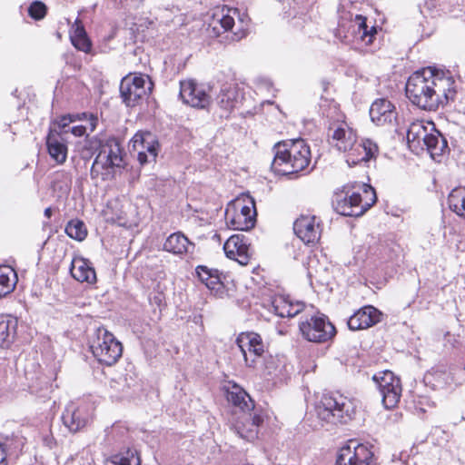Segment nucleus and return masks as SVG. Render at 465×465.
<instances>
[{
  "mask_svg": "<svg viewBox=\"0 0 465 465\" xmlns=\"http://www.w3.org/2000/svg\"><path fill=\"white\" fill-rule=\"evenodd\" d=\"M429 124L433 122L420 121L412 122L407 130V142L410 147H418L421 145L429 131Z\"/></svg>",
  "mask_w": 465,
  "mask_h": 465,
  "instance_id": "nucleus-35",
  "label": "nucleus"
},
{
  "mask_svg": "<svg viewBox=\"0 0 465 465\" xmlns=\"http://www.w3.org/2000/svg\"><path fill=\"white\" fill-rule=\"evenodd\" d=\"M111 141L116 143V147L121 151V156L124 158L126 153H124L119 139L114 136H110L105 140H102L97 135L89 137L87 134L82 153L83 154L86 153L89 157L94 155L95 153H98L97 154H107V152L110 149L108 145Z\"/></svg>",
  "mask_w": 465,
  "mask_h": 465,
  "instance_id": "nucleus-26",
  "label": "nucleus"
},
{
  "mask_svg": "<svg viewBox=\"0 0 465 465\" xmlns=\"http://www.w3.org/2000/svg\"><path fill=\"white\" fill-rule=\"evenodd\" d=\"M0 465H6L5 462V452L2 444L0 443Z\"/></svg>",
  "mask_w": 465,
  "mask_h": 465,
  "instance_id": "nucleus-52",
  "label": "nucleus"
},
{
  "mask_svg": "<svg viewBox=\"0 0 465 465\" xmlns=\"http://www.w3.org/2000/svg\"><path fill=\"white\" fill-rule=\"evenodd\" d=\"M274 157L271 169L276 174L294 175L301 172L309 173L312 159L311 149L305 140L292 139L276 143L272 147Z\"/></svg>",
  "mask_w": 465,
  "mask_h": 465,
  "instance_id": "nucleus-2",
  "label": "nucleus"
},
{
  "mask_svg": "<svg viewBox=\"0 0 465 465\" xmlns=\"http://www.w3.org/2000/svg\"><path fill=\"white\" fill-rule=\"evenodd\" d=\"M104 432V442L106 445L112 447L113 450L132 446L129 430L124 423L117 421L110 428H106Z\"/></svg>",
  "mask_w": 465,
  "mask_h": 465,
  "instance_id": "nucleus-25",
  "label": "nucleus"
},
{
  "mask_svg": "<svg viewBox=\"0 0 465 465\" xmlns=\"http://www.w3.org/2000/svg\"><path fill=\"white\" fill-rule=\"evenodd\" d=\"M47 5L39 0L31 2V19L35 21L43 20L47 15Z\"/></svg>",
  "mask_w": 465,
  "mask_h": 465,
  "instance_id": "nucleus-46",
  "label": "nucleus"
},
{
  "mask_svg": "<svg viewBox=\"0 0 465 465\" xmlns=\"http://www.w3.org/2000/svg\"><path fill=\"white\" fill-rule=\"evenodd\" d=\"M106 459L105 465H140L141 460L137 450L133 446L114 450Z\"/></svg>",
  "mask_w": 465,
  "mask_h": 465,
  "instance_id": "nucleus-31",
  "label": "nucleus"
},
{
  "mask_svg": "<svg viewBox=\"0 0 465 465\" xmlns=\"http://www.w3.org/2000/svg\"><path fill=\"white\" fill-rule=\"evenodd\" d=\"M397 115L395 105L386 98L376 99L370 107V117L376 125L392 124Z\"/></svg>",
  "mask_w": 465,
  "mask_h": 465,
  "instance_id": "nucleus-22",
  "label": "nucleus"
},
{
  "mask_svg": "<svg viewBox=\"0 0 465 465\" xmlns=\"http://www.w3.org/2000/svg\"><path fill=\"white\" fill-rule=\"evenodd\" d=\"M464 370H465V364H464Z\"/></svg>",
  "mask_w": 465,
  "mask_h": 465,
  "instance_id": "nucleus-59",
  "label": "nucleus"
},
{
  "mask_svg": "<svg viewBox=\"0 0 465 465\" xmlns=\"http://www.w3.org/2000/svg\"><path fill=\"white\" fill-rule=\"evenodd\" d=\"M318 419L331 424H347L354 419L356 406L352 400L336 392L323 394L315 405Z\"/></svg>",
  "mask_w": 465,
  "mask_h": 465,
  "instance_id": "nucleus-5",
  "label": "nucleus"
},
{
  "mask_svg": "<svg viewBox=\"0 0 465 465\" xmlns=\"http://www.w3.org/2000/svg\"><path fill=\"white\" fill-rule=\"evenodd\" d=\"M465 194L462 190L460 189H454L451 191L448 197V203L450 209L456 213L458 215L461 214V201H463Z\"/></svg>",
  "mask_w": 465,
  "mask_h": 465,
  "instance_id": "nucleus-45",
  "label": "nucleus"
},
{
  "mask_svg": "<svg viewBox=\"0 0 465 465\" xmlns=\"http://www.w3.org/2000/svg\"><path fill=\"white\" fill-rule=\"evenodd\" d=\"M373 446L349 440L338 450L335 465H375Z\"/></svg>",
  "mask_w": 465,
  "mask_h": 465,
  "instance_id": "nucleus-11",
  "label": "nucleus"
},
{
  "mask_svg": "<svg viewBox=\"0 0 465 465\" xmlns=\"http://www.w3.org/2000/svg\"><path fill=\"white\" fill-rule=\"evenodd\" d=\"M302 336L310 342L325 343L336 335V329L329 318L322 313L307 317L299 322Z\"/></svg>",
  "mask_w": 465,
  "mask_h": 465,
  "instance_id": "nucleus-10",
  "label": "nucleus"
},
{
  "mask_svg": "<svg viewBox=\"0 0 465 465\" xmlns=\"http://www.w3.org/2000/svg\"><path fill=\"white\" fill-rule=\"evenodd\" d=\"M89 347L97 361L107 366L116 363L123 354L122 343L103 326L94 331Z\"/></svg>",
  "mask_w": 465,
  "mask_h": 465,
  "instance_id": "nucleus-7",
  "label": "nucleus"
},
{
  "mask_svg": "<svg viewBox=\"0 0 465 465\" xmlns=\"http://www.w3.org/2000/svg\"><path fill=\"white\" fill-rule=\"evenodd\" d=\"M223 250L228 258L237 261L242 265L248 264L252 256L250 242L243 234L230 236L223 244Z\"/></svg>",
  "mask_w": 465,
  "mask_h": 465,
  "instance_id": "nucleus-18",
  "label": "nucleus"
},
{
  "mask_svg": "<svg viewBox=\"0 0 465 465\" xmlns=\"http://www.w3.org/2000/svg\"><path fill=\"white\" fill-rule=\"evenodd\" d=\"M87 117V113L81 114H67L58 116L52 122V126L49 132H55L61 134L63 137H65L69 134L70 124L75 121H82L83 118Z\"/></svg>",
  "mask_w": 465,
  "mask_h": 465,
  "instance_id": "nucleus-39",
  "label": "nucleus"
},
{
  "mask_svg": "<svg viewBox=\"0 0 465 465\" xmlns=\"http://www.w3.org/2000/svg\"><path fill=\"white\" fill-rule=\"evenodd\" d=\"M372 381L381 393L384 408L387 410L395 408L401 396V380L391 371H385L374 374Z\"/></svg>",
  "mask_w": 465,
  "mask_h": 465,
  "instance_id": "nucleus-13",
  "label": "nucleus"
},
{
  "mask_svg": "<svg viewBox=\"0 0 465 465\" xmlns=\"http://www.w3.org/2000/svg\"><path fill=\"white\" fill-rule=\"evenodd\" d=\"M235 342L242 354L246 367L256 368L265 353V345L261 335L254 331H242L239 333Z\"/></svg>",
  "mask_w": 465,
  "mask_h": 465,
  "instance_id": "nucleus-12",
  "label": "nucleus"
},
{
  "mask_svg": "<svg viewBox=\"0 0 465 465\" xmlns=\"http://www.w3.org/2000/svg\"><path fill=\"white\" fill-rule=\"evenodd\" d=\"M407 98L425 111H436L456 98V83L450 71L426 67L414 72L405 86Z\"/></svg>",
  "mask_w": 465,
  "mask_h": 465,
  "instance_id": "nucleus-1",
  "label": "nucleus"
},
{
  "mask_svg": "<svg viewBox=\"0 0 465 465\" xmlns=\"http://www.w3.org/2000/svg\"><path fill=\"white\" fill-rule=\"evenodd\" d=\"M364 193L371 195L370 202L362 203L360 193L350 189L336 193L332 199V206L335 212L343 216L359 217L367 212L376 202L375 190L371 185H363Z\"/></svg>",
  "mask_w": 465,
  "mask_h": 465,
  "instance_id": "nucleus-6",
  "label": "nucleus"
},
{
  "mask_svg": "<svg viewBox=\"0 0 465 465\" xmlns=\"http://www.w3.org/2000/svg\"><path fill=\"white\" fill-rule=\"evenodd\" d=\"M235 210L239 209L240 212L237 213L242 217H246L247 223L252 222L253 223H256V209L255 203L252 198L249 199V204L241 205L240 203H236L234 204Z\"/></svg>",
  "mask_w": 465,
  "mask_h": 465,
  "instance_id": "nucleus-44",
  "label": "nucleus"
},
{
  "mask_svg": "<svg viewBox=\"0 0 465 465\" xmlns=\"http://www.w3.org/2000/svg\"><path fill=\"white\" fill-rule=\"evenodd\" d=\"M294 233L305 243H315L321 236L320 223L315 216L301 215L293 223Z\"/></svg>",
  "mask_w": 465,
  "mask_h": 465,
  "instance_id": "nucleus-19",
  "label": "nucleus"
},
{
  "mask_svg": "<svg viewBox=\"0 0 465 465\" xmlns=\"http://www.w3.org/2000/svg\"><path fill=\"white\" fill-rule=\"evenodd\" d=\"M346 163L349 166H355L362 162H368L376 157L378 153L377 144L370 139L362 140L361 143L354 142L347 150Z\"/></svg>",
  "mask_w": 465,
  "mask_h": 465,
  "instance_id": "nucleus-21",
  "label": "nucleus"
},
{
  "mask_svg": "<svg viewBox=\"0 0 465 465\" xmlns=\"http://www.w3.org/2000/svg\"><path fill=\"white\" fill-rule=\"evenodd\" d=\"M46 147L50 157L58 164H62L67 158L66 139L61 134L49 132L46 136Z\"/></svg>",
  "mask_w": 465,
  "mask_h": 465,
  "instance_id": "nucleus-28",
  "label": "nucleus"
},
{
  "mask_svg": "<svg viewBox=\"0 0 465 465\" xmlns=\"http://www.w3.org/2000/svg\"><path fill=\"white\" fill-rule=\"evenodd\" d=\"M17 319L0 315V348H8L13 342L17 328Z\"/></svg>",
  "mask_w": 465,
  "mask_h": 465,
  "instance_id": "nucleus-36",
  "label": "nucleus"
},
{
  "mask_svg": "<svg viewBox=\"0 0 465 465\" xmlns=\"http://www.w3.org/2000/svg\"><path fill=\"white\" fill-rule=\"evenodd\" d=\"M322 84H323L324 90H326V89H327L328 83H326L325 81H323V82H322Z\"/></svg>",
  "mask_w": 465,
  "mask_h": 465,
  "instance_id": "nucleus-56",
  "label": "nucleus"
},
{
  "mask_svg": "<svg viewBox=\"0 0 465 465\" xmlns=\"http://www.w3.org/2000/svg\"><path fill=\"white\" fill-rule=\"evenodd\" d=\"M164 299V294L162 292L150 293L148 297L150 305L158 308L160 311L165 305Z\"/></svg>",
  "mask_w": 465,
  "mask_h": 465,
  "instance_id": "nucleus-48",
  "label": "nucleus"
},
{
  "mask_svg": "<svg viewBox=\"0 0 465 465\" xmlns=\"http://www.w3.org/2000/svg\"><path fill=\"white\" fill-rule=\"evenodd\" d=\"M52 213H53V212H52V208L51 207L45 208L44 214H45V216L46 218H48V219L51 218Z\"/></svg>",
  "mask_w": 465,
  "mask_h": 465,
  "instance_id": "nucleus-53",
  "label": "nucleus"
},
{
  "mask_svg": "<svg viewBox=\"0 0 465 465\" xmlns=\"http://www.w3.org/2000/svg\"><path fill=\"white\" fill-rule=\"evenodd\" d=\"M37 367L42 370L41 365L37 363Z\"/></svg>",
  "mask_w": 465,
  "mask_h": 465,
  "instance_id": "nucleus-57",
  "label": "nucleus"
},
{
  "mask_svg": "<svg viewBox=\"0 0 465 465\" xmlns=\"http://www.w3.org/2000/svg\"><path fill=\"white\" fill-rule=\"evenodd\" d=\"M414 409L420 412H425L426 407H433L434 402L427 396L418 395L413 400Z\"/></svg>",
  "mask_w": 465,
  "mask_h": 465,
  "instance_id": "nucleus-47",
  "label": "nucleus"
},
{
  "mask_svg": "<svg viewBox=\"0 0 465 465\" xmlns=\"http://www.w3.org/2000/svg\"><path fill=\"white\" fill-rule=\"evenodd\" d=\"M83 120L86 121V124L84 126H87V130L89 131V133H93L95 131L98 124L97 115L87 113V117L83 118Z\"/></svg>",
  "mask_w": 465,
  "mask_h": 465,
  "instance_id": "nucleus-49",
  "label": "nucleus"
},
{
  "mask_svg": "<svg viewBox=\"0 0 465 465\" xmlns=\"http://www.w3.org/2000/svg\"><path fill=\"white\" fill-rule=\"evenodd\" d=\"M13 94L15 96H17V97H20V95L22 94L21 93L18 92V89H15Z\"/></svg>",
  "mask_w": 465,
  "mask_h": 465,
  "instance_id": "nucleus-55",
  "label": "nucleus"
},
{
  "mask_svg": "<svg viewBox=\"0 0 465 465\" xmlns=\"http://www.w3.org/2000/svg\"><path fill=\"white\" fill-rule=\"evenodd\" d=\"M41 465H44V462H43V461H41Z\"/></svg>",
  "mask_w": 465,
  "mask_h": 465,
  "instance_id": "nucleus-58",
  "label": "nucleus"
},
{
  "mask_svg": "<svg viewBox=\"0 0 465 465\" xmlns=\"http://www.w3.org/2000/svg\"><path fill=\"white\" fill-rule=\"evenodd\" d=\"M53 375L50 369L41 371L35 377L34 384L31 385V393H35L40 398L49 399L52 392Z\"/></svg>",
  "mask_w": 465,
  "mask_h": 465,
  "instance_id": "nucleus-37",
  "label": "nucleus"
},
{
  "mask_svg": "<svg viewBox=\"0 0 465 465\" xmlns=\"http://www.w3.org/2000/svg\"><path fill=\"white\" fill-rule=\"evenodd\" d=\"M195 274L199 281L208 289L219 291L223 288L222 273L217 269L209 268L205 265H198L195 268Z\"/></svg>",
  "mask_w": 465,
  "mask_h": 465,
  "instance_id": "nucleus-33",
  "label": "nucleus"
},
{
  "mask_svg": "<svg viewBox=\"0 0 465 465\" xmlns=\"http://www.w3.org/2000/svg\"><path fill=\"white\" fill-rule=\"evenodd\" d=\"M87 132V126H84L83 124L73 126L69 129V133L74 134L76 137H81L84 134H86Z\"/></svg>",
  "mask_w": 465,
  "mask_h": 465,
  "instance_id": "nucleus-50",
  "label": "nucleus"
},
{
  "mask_svg": "<svg viewBox=\"0 0 465 465\" xmlns=\"http://www.w3.org/2000/svg\"><path fill=\"white\" fill-rule=\"evenodd\" d=\"M93 414L91 403L84 401L70 402L62 414V421L71 432H77L88 425Z\"/></svg>",
  "mask_w": 465,
  "mask_h": 465,
  "instance_id": "nucleus-14",
  "label": "nucleus"
},
{
  "mask_svg": "<svg viewBox=\"0 0 465 465\" xmlns=\"http://www.w3.org/2000/svg\"><path fill=\"white\" fill-rule=\"evenodd\" d=\"M238 97V89L235 85L225 84L221 88L216 97V103L223 113L220 117L227 118L235 106Z\"/></svg>",
  "mask_w": 465,
  "mask_h": 465,
  "instance_id": "nucleus-30",
  "label": "nucleus"
},
{
  "mask_svg": "<svg viewBox=\"0 0 465 465\" xmlns=\"http://www.w3.org/2000/svg\"><path fill=\"white\" fill-rule=\"evenodd\" d=\"M194 243L192 242L183 232L171 233L163 242V250L174 255L183 256L193 253Z\"/></svg>",
  "mask_w": 465,
  "mask_h": 465,
  "instance_id": "nucleus-27",
  "label": "nucleus"
},
{
  "mask_svg": "<svg viewBox=\"0 0 465 465\" xmlns=\"http://www.w3.org/2000/svg\"><path fill=\"white\" fill-rule=\"evenodd\" d=\"M70 41L78 51H82L85 54L92 52V42L79 18L75 19L71 28Z\"/></svg>",
  "mask_w": 465,
  "mask_h": 465,
  "instance_id": "nucleus-32",
  "label": "nucleus"
},
{
  "mask_svg": "<svg viewBox=\"0 0 465 465\" xmlns=\"http://www.w3.org/2000/svg\"><path fill=\"white\" fill-rule=\"evenodd\" d=\"M107 154H97L90 170L92 179L99 176L103 181L113 180L125 169V159L121 156V151L114 142L109 143Z\"/></svg>",
  "mask_w": 465,
  "mask_h": 465,
  "instance_id": "nucleus-9",
  "label": "nucleus"
},
{
  "mask_svg": "<svg viewBox=\"0 0 465 465\" xmlns=\"http://www.w3.org/2000/svg\"><path fill=\"white\" fill-rule=\"evenodd\" d=\"M16 278V273L12 267L0 266V299L13 292Z\"/></svg>",
  "mask_w": 465,
  "mask_h": 465,
  "instance_id": "nucleus-41",
  "label": "nucleus"
},
{
  "mask_svg": "<svg viewBox=\"0 0 465 465\" xmlns=\"http://www.w3.org/2000/svg\"><path fill=\"white\" fill-rule=\"evenodd\" d=\"M382 313L372 305H366L356 311L348 320V328L358 331L370 328L381 322Z\"/></svg>",
  "mask_w": 465,
  "mask_h": 465,
  "instance_id": "nucleus-20",
  "label": "nucleus"
},
{
  "mask_svg": "<svg viewBox=\"0 0 465 465\" xmlns=\"http://www.w3.org/2000/svg\"><path fill=\"white\" fill-rule=\"evenodd\" d=\"M332 139L337 141L336 146L340 151L347 152L348 148L356 142V134L345 123L338 126L333 134Z\"/></svg>",
  "mask_w": 465,
  "mask_h": 465,
  "instance_id": "nucleus-38",
  "label": "nucleus"
},
{
  "mask_svg": "<svg viewBox=\"0 0 465 465\" xmlns=\"http://www.w3.org/2000/svg\"><path fill=\"white\" fill-rule=\"evenodd\" d=\"M146 81L143 75L134 76L131 80H123L120 84V94L123 102L134 107L142 101L147 94Z\"/></svg>",
  "mask_w": 465,
  "mask_h": 465,
  "instance_id": "nucleus-16",
  "label": "nucleus"
},
{
  "mask_svg": "<svg viewBox=\"0 0 465 465\" xmlns=\"http://www.w3.org/2000/svg\"><path fill=\"white\" fill-rule=\"evenodd\" d=\"M133 142L134 148L135 150H138V148L141 147V150H144L152 161H155L158 153L159 143L157 141L153 139L152 134L149 132L144 134L137 133L134 136Z\"/></svg>",
  "mask_w": 465,
  "mask_h": 465,
  "instance_id": "nucleus-40",
  "label": "nucleus"
},
{
  "mask_svg": "<svg viewBox=\"0 0 465 465\" xmlns=\"http://www.w3.org/2000/svg\"><path fill=\"white\" fill-rule=\"evenodd\" d=\"M65 233L78 242L84 241L87 236V229L84 223L79 219L69 221L64 229Z\"/></svg>",
  "mask_w": 465,
  "mask_h": 465,
  "instance_id": "nucleus-42",
  "label": "nucleus"
},
{
  "mask_svg": "<svg viewBox=\"0 0 465 465\" xmlns=\"http://www.w3.org/2000/svg\"><path fill=\"white\" fill-rule=\"evenodd\" d=\"M70 273L74 279L80 282L92 284L96 282L95 271L86 259H74L71 262Z\"/></svg>",
  "mask_w": 465,
  "mask_h": 465,
  "instance_id": "nucleus-29",
  "label": "nucleus"
},
{
  "mask_svg": "<svg viewBox=\"0 0 465 465\" xmlns=\"http://www.w3.org/2000/svg\"><path fill=\"white\" fill-rule=\"evenodd\" d=\"M452 382V376L444 364L433 366L423 376V383L432 391L445 389Z\"/></svg>",
  "mask_w": 465,
  "mask_h": 465,
  "instance_id": "nucleus-24",
  "label": "nucleus"
},
{
  "mask_svg": "<svg viewBox=\"0 0 465 465\" xmlns=\"http://www.w3.org/2000/svg\"><path fill=\"white\" fill-rule=\"evenodd\" d=\"M304 304L291 303L283 297H276L272 300L270 311L281 318H293L303 310Z\"/></svg>",
  "mask_w": 465,
  "mask_h": 465,
  "instance_id": "nucleus-34",
  "label": "nucleus"
},
{
  "mask_svg": "<svg viewBox=\"0 0 465 465\" xmlns=\"http://www.w3.org/2000/svg\"><path fill=\"white\" fill-rule=\"evenodd\" d=\"M21 9L24 11V12H26L27 15H29V6H21Z\"/></svg>",
  "mask_w": 465,
  "mask_h": 465,
  "instance_id": "nucleus-54",
  "label": "nucleus"
},
{
  "mask_svg": "<svg viewBox=\"0 0 465 465\" xmlns=\"http://www.w3.org/2000/svg\"><path fill=\"white\" fill-rule=\"evenodd\" d=\"M234 15L238 16L241 26L237 32L232 34L231 40L240 41L245 37L248 32L249 21L247 14H240L237 8H227L225 12V6L213 14V21L208 27L210 35L220 37L223 34L232 30L234 25Z\"/></svg>",
  "mask_w": 465,
  "mask_h": 465,
  "instance_id": "nucleus-8",
  "label": "nucleus"
},
{
  "mask_svg": "<svg viewBox=\"0 0 465 465\" xmlns=\"http://www.w3.org/2000/svg\"><path fill=\"white\" fill-rule=\"evenodd\" d=\"M429 133L421 143L430 156L435 159L450 151L446 137L436 128L434 124H429Z\"/></svg>",
  "mask_w": 465,
  "mask_h": 465,
  "instance_id": "nucleus-23",
  "label": "nucleus"
},
{
  "mask_svg": "<svg viewBox=\"0 0 465 465\" xmlns=\"http://www.w3.org/2000/svg\"><path fill=\"white\" fill-rule=\"evenodd\" d=\"M180 97L184 104L202 109L206 108L211 102L205 89L192 80L181 82Z\"/></svg>",
  "mask_w": 465,
  "mask_h": 465,
  "instance_id": "nucleus-17",
  "label": "nucleus"
},
{
  "mask_svg": "<svg viewBox=\"0 0 465 465\" xmlns=\"http://www.w3.org/2000/svg\"><path fill=\"white\" fill-rule=\"evenodd\" d=\"M137 159L142 165L152 161L150 156L144 150L138 151Z\"/></svg>",
  "mask_w": 465,
  "mask_h": 465,
  "instance_id": "nucleus-51",
  "label": "nucleus"
},
{
  "mask_svg": "<svg viewBox=\"0 0 465 465\" xmlns=\"http://www.w3.org/2000/svg\"><path fill=\"white\" fill-rule=\"evenodd\" d=\"M225 219L227 224L232 230L248 231L253 228L255 225V223L252 222L247 223L246 217H242L240 214L237 213L236 211L233 213H231L230 209H226Z\"/></svg>",
  "mask_w": 465,
  "mask_h": 465,
  "instance_id": "nucleus-43",
  "label": "nucleus"
},
{
  "mask_svg": "<svg viewBox=\"0 0 465 465\" xmlns=\"http://www.w3.org/2000/svg\"><path fill=\"white\" fill-rule=\"evenodd\" d=\"M53 414L48 405L46 410L41 413L40 417L35 418L31 427L34 428V440L35 442H41L43 447L51 450L55 445V440L53 436L51 427L53 420Z\"/></svg>",
  "mask_w": 465,
  "mask_h": 465,
  "instance_id": "nucleus-15",
  "label": "nucleus"
},
{
  "mask_svg": "<svg viewBox=\"0 0 465 465\" xmlns=\"http://www.w3.org/2000/svg\"><path fill=\"white\" fill-rule=\"evenodd\" d=\"M224 390L228 402L243 413L242 420L234 425L237 434L247 441H253L264 421L262 411L255 409L254 401L237 383L230 382Z\"/></svg>",
  "mask_w": 465,
  "mask_h": 465,
  "instance_id": "nucleus-3",
  "label": "nucleus"
},
{
  "mask_svg": "<svg viewBox=\"0 0 465 465\" xmlns=\"http://www.w3.org/2000/svg\"><path fill=\"white\" fill-rule=\"evenodd\" d=\"M378 26L367 25V18L361 15H355L354 20L339 23L335 36L343 44L355 49L365 47L367 53H373L380 48L377 42Z\"/></svg>",
  "mask_w": 465,
  "mask_h": 465,
  "instance_id": "nucleus-4",
  "label": "nucleus"
}]
</instances>
